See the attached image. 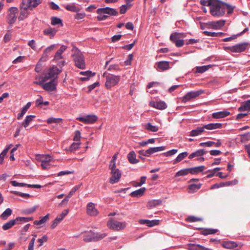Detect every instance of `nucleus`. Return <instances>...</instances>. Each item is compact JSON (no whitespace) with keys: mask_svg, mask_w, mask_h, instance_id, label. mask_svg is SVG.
<instances>
[{"mask_svg":"<svg viewBox=\"0 0 250 250\" xmlns=\"http://www.w3.org/2000/svg\"><path fill=\"white\" fill-rule=\"evenodd\" d=\"M72 51L74 52L72 57L75 65L79 68L84 69L85 67V64L82 52L76 47H73Z\"/></svg>","mask_w":250,"mask_h":250,"instance_id":"nucleus-3","label":"nucleus"},{"mask_svg":"<svg viewBox=\"0 0 250 250\" xmlns=\"http://www.w3.org/2000/svg\"><path fill=\"white\" fill-rule=\"evenodd\" d=\"M111 177L109 179V182L111 184L117 183L121 177V172L119 169L112 170L111 171Z\"/></svg>","mask_w":250,"mask_h":250,"instance_id":"nucleus-11","label":"nucleus"},{"mask_svg":"<svg viewBox=\"0 0 250 250\" xmlns=\"http://www.w3.org/2000/svg\"><path fill=\"white\" fill-rule=\"evenodd\" d=\"M87 213L90 216H96L98 214V211L95 208L94 204L89 203L87 206Z\"/></svg>","mask_w":250,"mask_h":250,"instance_id":"nucleus-15","label":"nucleus"},{"mask_svg":"<svg viewBox=\"0 0 250 250\" xmlns=\"http://www.w3.org/2000/svg\"><path fill=\"white\" fill-rule=\"evenodd\" d=\"M80 143H73L69 147V150L70 151H73L76 150L78 147Z\"/></svg>","mask_w":250,"mask_h":250,"instance_id":"nucleus-62","label":"nucleus"},{"mask_svg":"<svg viewBox=\"0 0 250 250\" xmlns=\"http://www.w3.org/2000/svg\"><path fill=\"white\" fill-rule=\"evenodd\" d=\"M17 223V221L16 219L11 220L3 225L2 228L3 230H6L11 229L14 225Z\"/></svg>","mask_w":250,"mask_h":250,"instance_id":"nucleus-27","label":"nucleus"},{"mask_svg":"<svg viewBox=\"0 0 250 250\" xmlns=\"http://www.w3.org/2000/svg\"><path fill=\"white\" fill-rule=\"evenodd\" d=\"M81 138V132L79 130H77L75 132V136L74 137L73 140L75 141H80Z\"/></svg>","mask_w":250,"mask_h":250,"instance_id":"nucleus-64","label":"nucleus"},{"mask_svg":"<svg viewBox=\"0 0 250 250\" xmlns=\"http://www.w3.org/2000/svg\"><path fill=\"white\" fill-rule=\"evenodd\" d=\"M207 151L203 149L197 150L194 152L192 153L188 157L189 159H192L195 157H199L204 155Z\"/></svg>","mask_w":250,"mask_h":250,"instance_id":"nucleus-29","label":"nucleus"},{"mask_svg":"<svg viewBox=\"0 0 250 250\" xmlns=\"http://www.w3.org/2000/svg\"><path fill=\"white\" fill-rule=\"evenodd\" d=\"M249 43L248 42H244L241 43L237 44L233 46V52L240 53L245 51L248 47Z\"/></svg>","mask_w":250,"mask_h":250,"instance_id":"nucleus-14","label":"nucleus"},{"mask_svg":"<svg viewBox=\"0 0 250 250\" xmlns=\"http://www.w3.org/2000/svg\"><path fill=\"white\" fill-rule=\"evenodd\" d=\"M136 155L134 151H132L129 153L127 155V158L129 162L131 164H136L139 162V161L136 159Z\"/></svg>","mask_w":250,"mask_h":250,"instance_id":"nucleus-28","label":"nucleus"},{"mask_svg":"<svg viewBox=\"0 0 250 250\" xmlns=\"http://www.w3.org/2000/svg\"><path fill=\"white\" fill-rule=\"evenodd\" d=\"M62 122V119L61 118H49L47 120V123L49 124H52L53 123H60Z\"/></svg>","mask_w":250,"mask_h":250,"instance_id":"nucleus-48","label":"nucleus"},{"mask_svg":"<svg viewBox=\"0 0 250 250\" xmlns=\"http://www.w3.org/2000/svg\"><path fill=\"white\" fill-rule=\"evenodd\" d=\"M103 76L105 78V87L107 89H110L111 87L117 85L121 80L120 76L114 75L111 74H107L106 72L104 73Z\"/></svg>","mask_w":250,"mask_h":250,"instance_id":"nucleus-4","label":"nucleus"},{"mask_svg":"<svg viewBox=\"0 0 250 250\" xmlns=\"http://www.w3.org/2000/svg\"><path fill=\"white\" fill-rule=\"evenodd\" d=\"M224 6L225 7V8H226L227 9V10H228L227 13L229 15L232 14L233 12L234 8H235V6L230 5V4H229L227 3H225V2H224Z\"/></svg>","mask_w":250,"mask_h":250,"instance_id":"nucleus-49","label":"nucleus"},{"mask_svg":"<svg viewBox=\"0 0 250 250\" xmlns=\"http://www.w3.org/2000/svg\"><path fill=\"white\" fill-rule=\"evenodd\" d=\"M49 219V214H47L45 216L43 217L40 220H36L34 222V224L36 225H41L45 223Z\"/></svg>","mask_w":250,"mask_h":250,"instance_id":"nucleus-43","label":"nucleus"},{"mask_svg":"<svg viewBox=\"0 0 250 250\" xmlns=\"http://www.w3.org/2000/svg\"><path fill=\"white\" fill-rule=\"evenodd\" d=\"M68 209L64 210L60 214L58 215L56 218L57 219V220H59V221L61 222L68 214Z\"/></svg>","mask_w":250,"mask_h":250,"instance_id":"nucleus-50","label":"nucleus"},{"mask_svg":"<svg viewBox=\"0 0 250 250\" xmlns=\"http://www.w3.org/2000/svg\"><path fill=\"white\" fill-rule=\"evenodd\" d=\"M218 231L216 229H205L202 231V234L205 235L208 234H214Z\"/></svg>","mask_w":250,"mask_h":250,"instance_id":"nucleus-51","label":"nucleus"},{"mask_svg":"<svg viewBox=\"0 0 250 250\" xmlns=\"http://www.w3.org/2000/svg\"><path fill=\"white\" fill-rule=\"evenodd\" d=\"M42 2V0H22L20 4V14L18 17L19 21H23L27 18L29 12L28 10H33Z\"/></svg>","mask_w":250,"mask_h":250,"instance_id":"nucleus-1","label":"nucleus"},{"mask_svg":"<svg viewBox=\"0 0 250 250\" xmlns=\"http://www.w3.org/2000/svg\"><path fill=\"white\" fill-rule=\"evenodd\" d=\"M39 159L41 162H50L52 160V157L49 155H42L40 156Z\"/></svg>","mask_w":250,"mask_h":250,"instance_id":"nucleus-38","label":"nucleus"},{"mask_svg":"<svg viewBox=\"0 0 250 250\" xmlns=\"http://www.w3.org/2000/svg\"><path fill=\"white\" fill-rule=\"evenodd\" d=\"M215 0H200V4L203 6H209L211 7Z\"/></svg>","mask_w":250,"mask_h":250,"instance_id":"nucleus-53","label":"nucleus"},{"mask_svg":"<svg viewBox=\"0 0 250 250\" xmlns=\"http://www.w3.org/2000/svg\"><path fill=\"white\" fill-rule=\"evenodd\" d=\"M213 145H214L216 147H219L221 145V142L220 140H218L217 142H212V141H208L207 142L205 143H201L199 144V146H208L209 147Z\"/></svg>","mask_w":250,"mask_h":250,"instance_id":"nucleus-21","label":"nucleus"},{"mask_svg":"<svg viewBox=\"0 0 250 250\" xmlns=\"http://www.w3.org/2000/svg\"><path fill=\"white\" fill-rule=\"evenodd\" d=\"M107 226L110 229L114 230H120L126 227V223L125 222H119L111 220L108 221Z\"/></svg>","mask_w":250,"mask_h":250,"instance_id":"nucleus-6","label":"nucleus"},{"mask_svg":"<svg viewBox=\"0 0 250 250\" xmlns=\"http://www.w3.org/2000/svg\"><path fill=\"white\" fill-rule=\"evenodd\" d=\"M98 14H105L110 16H116L118 14V11L114 8L106 7L105 8H98L97 10Z\"/></svg>","mask_w":250,"mask_h":250,"instance_id":"nucleus-10","label":"nucleus"},{"mask_svg":"<svg viewBox=\"0 0 250 250\" xmlns=\"http://www.w3.org/2000/svg\"><path fill=\"white\" fill-rule=\"evenodd\" d=\"M204 93V90H199L197 91H192L188 92L182 99V102L186 103L191 99L195 98Z\"/></svg>","mask_w":250,"mask_h":250,"instance_id":"nucleus-9","label":"nucleus"},{"mask_svg":"<svg viewBox=\"0 0 250 250\" xmlns=\"http://www.w3.org/2000/svg\"><path fill=\"white\" fill-rule=\"evenodd\" d=\"M113 59L112 58L106 62L105 65L104 66L105 68H107V70L108 71H119L120 70V68L119 67V66L117 64H110L108 67V65L111 60Z\"/></svg>","mask_w":250,"mask_h":250,"instance_id":"nucleus-23","label":"nucleus"},{"mask_svg":"<svg viewBox=\"0 0 250 250\" xmlns=\"http://www.w3.org/2000/svg\"><path fill=\"white\" fill-rule=\"evenodd\" d=\"M11 183L12 186L14 187H18V186H21V187H27L28 184L23 183H19L17 182L16 181H12L11 182Z\"/></svg>","mask_w":250,"mask_h":250,"instance_id":"nucleus-60","label":"nucleus"},{"mask_svg":"<svg viewBox=\"0 0 250 250\" xmlns=\"http://www.w3.org/2000/svg\"><path fill=\"white\" fill-rule=\"evenodd\" d=\"M94 241H99L107 236L106 233H93Z\"/></svg>","mask_w":250,"mask_h":250,"instance_id":"nucleus-40","label":"nucleus"},{"mask_svg":"<svg viewBox=\"0 0 250 250\" xmlns=\"http://www.w3.org/2000/svg\"><path fill=\"white\" fill-rule=\"evenodd\" d=\"M51 24L52 25H56L57 24H61V26H63L62 21L61 19L58 18L56 17H52L51 18Z\"/></svg>","mask_w":250,"mask_h":250,"instance_id":"nucleus-42","label":"nucleus"},{"mask_svg":"<svg viewBox=\"0 0 250 250\" xmlns=\"http://www.w3.org/2000/svg\"><path fill=\"white\" fill-rule=\"evenodd\" d=\"M57 32V30L54 28L49 27L43 30V33L45 35L49 36L50 39L54 37Z\"/></svg>","mask_w":250,"mask_h":250,"instance_id":"nucleus-25","label":"nucleus"},{"mask_svg":"<svg viewBox=\"0 0 250 250\" xmlns=\"http://www.w3.org/2000/svg\"><path fill=\"white\" fill-rule=\"evenodd\" d=\"M226 12L224 2L215 0L210 7V13L214 17L223 16Z\"/></svg>","mask_w":250,"mask_h":250,"instance_id":"nucleus-2","label":"nucleus"},{"mask_svg":"<svg viewBox=\"0 0 250 250\" xmlns=\"http://www.w3.org/2000/svg\"><path fill=\"white\" fill-rule=\"evenodd\" d=\"M145 190H146V188H140L139 189H138V190H136L135 191L132 192L130 193V195L132 197H141L144 194Z\"/></svg>","mask_w":250,"mask_h":250,"instance_id":"nucleus-30","label":"nucleus"},{"mask_svg":"<svg viewBox=\"0 0 250 250\" xmlns=\"http://www.w3.org/2000/svg\"><path fill=\"white\" fill-rule=\"evenodd\" d=\"M77 119L85 124H93L97 120V117L93 115H89L84 117H78Z\"/></svg>","mask_w":250,"mask_h":250,"instance_id":"nucleus-13","label":"nucleus"},{"mask_svg":"<svg viewBox=\"0 0 250 250\" xmlns=\"http://www.w3.org/2000/svg\"><path fill=\"white\" fill-rule=\"evenodd\" d=\"M202 219L201 218L196 217L193 216H188L187 218V221L190 222H194L197 221H201Z\"/></svg>","mask_w":250,"mask_h":250,"instance_id":"nucleus-55","label":"nucleus"},{"mask_svg":"<svg viewBox=\"0 0 250 250\" xmlns=\"http://www.w3.org/2000/svg\"><path fill=\"white\" fill-rule=\"evenodd\" d=\"M62 71V69H59L57 66H53L49 69L47 73L43 78V82L47 81L49 79L55 80L59 74Z\"/></svg>","mask_w":250,"mask_h":250,"instance_id":"nucleus-5","label":"nucleus"},{"mask_svg":"<svg viewBox=\"0 0 250 250\" xmlns=\"http://www.w3.org/2000/svg\"><path fill=\"white\" fill-rule=\"evenodd\" d=\"M231 184L230 182H228L226 183V184H225L224 183H220V184H215L211 186L210 187L211 189H213L214 188H219L220 187L224 186L225 185H230Z\"/></svg>","mask_w":250,"mask_h":250,"instance_id":"nucleus-59","label":"nucleus"},{"mask_svg":"<svg viewBox=\"0 0 250 250\" xmlns=\"http://www.w3.org/2000/svg\"><path fill=\"white\" fill-rule=\"evenodd\" d=\"M158 68L162 71H165L169 68V64L168 62L161 61L158 63Z\"/></svg>","mask_w":250,"mask_h":250,"instance_id":"nucleus-24","label":"nucleus"},{"mask_svg":"<svg viewBox=\"0 0 250 250\" xmlns=\"http://www.w3.org/2000/svg\"><path fill=\"white\" fill-rule=\"evenodd\" d=\"M149 150L148 149L147 150H141L139 151L138 153L139 154V157L144 160L145 158L142 157V156L149 157L150 156Z\"/></svg>","mask_w":250,"mask_h":250,"instance_id":"nucleus-47","label":"nucleus"},{"mask_svg":"<svg viewBox=\"0 0 250 250\" xmlns=\"http://www.w3.org/2000/svg\"><path fill=\"white\" fill-rule=\"evenodd\" d=\"M165 149V146H159L151 147L149 148L150 155L156 152L163 151Z\"/></svg>","mask_w":250,"mask_h":250,"instance_id":"nucleus-44","label":"nucleus"},{"mask_svg":"<svg viewBox=\"0 0 250 250\" xmlns=\"http://www.w3.org/2000/svg\"><path fill=\"white\" fill-rule=\"evenodd\" d=\"M30 106L31 103L30 102L26 104L22 108L21 112L18 114L17 117L18 120H20L23 116Z\"/></svg>","mask_w":250,"mask_h":250,"instance_id":"nucleus-35","label":"nucleus"},{"mask_svg":"<svg viewBox=\"0 0 250 250\" xmlns=\"http://www.w3.org/2000/svg\"><path fill=\"white\" fill-rule=\"evenodd\" d=\"M82 184L77 185L73 188L71 190V191L69 192L68 194L67 195L68 196V197H71L72 195L74 194V193L80 188Z\"/></svg>","mask_w":250,"mask_h":250,"instance_id":"nucleus-56","label":"nucleus"},{"mask_svg":"<svg viewBox=\"0 0 250 250\" xmlns=\"http://www.w3.org/2000/svg\"><path fill=\"white\" fill-rule=\"evenodd\" d=\"M64 8L68 11L78 12L80 10L79 7H77L74 4H68L64 6Z\"/></svg>","mask_w":250,"mask_h":250,"instance_id":"nucleus-34","label":"nucleus"},{"mask_svg":"<svg viewBox=\"0 0 250 250\" xmlns=\"http://www.w3.org/2000/svg\"><path fill=\"white\" fill-rule=\"evenodd\" d=\"M9 147H7L4 149L0 154V164H2L4 159V156L6 155Z\"/></svg>","mask_w":250,"mask_h":250,"instance_id":"nucleus-58","label":"nucleus"},{"mask_svg":"<svg viewBox=\"0 0 250 250\" xmlns=\"http://www.w3.org/2000/svg\"><path fill=\"white\" fill-rule=\"evenodd\" d=\"M189 173V169L188 168H186L184 169H181L178 171L175 174V177H179L180 176H185Z\"/></svg>","mask_w":250,"mask_h":250,"instance_id":"nucleus-46","label":"nucleus"},{"mask_svg":"<svg viewBox=\"0 0 250 250\" xmlns=\"http://www.w3.org/2000/svg\"><path fill=\"white\" fill-rule=\"evenodd\" d=\"M12 213V210L10 208H7L6 210L1 214L0 217L2 220H6L9 216H10Z\"/></svg>","mask_w":250,"mask_h":250,"instance_id":"nucleus-39","label":"nucleus"},{"mask_svg":"<svg viewBox=\"0 0 250 250\" xmlns=\"http://www.w3.org/2000/svg\"><path fill=\"white\" fill-rule=\"evenodd\" d=\"M80 74L84 76V77L81 78L82 81H87L89 77L94 76L95 75V73H92L90 71H82L80 73Z\"/></svg>","mask_w":250,"mask_h":250,"instance_id":"nucleus-26","label":"nucleus"},{"mask_svg":"<svg viewBox=\"0 0 250 250\" xmlns=\"http://www.w3.org/2000/svg\"><path fill=\"white\" fill-rule=\"evenodd\" d=\"M99 15L97 16V18L99 21H104L106 20L108 16L105 15V14H98Z\"/></svg>","mask_w":250,"mask_h":250,"instance_id":"nucleus-63","label":"nucleus"},{"mask_svg":"<svg viewBox=\"0 0 250 250\" xmlns=\"http://www.w3.org/2000/svg\"><path fill=\"white\" fill-rule=\"evenodd\" d=\"M43 82L42 81V82H34V83L42 86V88L46 91H52L56 89V82L55 80H51L50 82L45 83H43Z\"/></svg>","mask_w":250,"mask_h":250,"instance_id":"nucleus-8","label":"nucleus"},{"mask_svg":"<svg viewBox=\"0 0 250 250\" xmlns=\"http://www.w3.org/2000/svg\"><path fill=\"white\" fill-rule=\"evenodd\" d=\"M224 247L228 249H232L236 247L237 246V245L235 242H230L229 243H226V244H224Z\"/></svg>","mask_w":250,"mask_h":250,"instance_id":"nucleus-57","label":"nucleus"},{"mask_svg":"<svg viewBox=\"0 0 250 250\" xmlns=\"http://www.w3.org/2000/svg\"><path fill=\"white\" fill-rule=\"evenodd\" d=\"M222 126V124L220 123H211L208 125H203V127L205 129L208 130H213L217 128H221Z\"/></svg>","mask_w":250,"mask_h":250,"instance_id":"nucleus-22","label":"nucleus"},{"mask_svg":"<svg viewBox=\"0 0 250 250\" xmlns=\"http://www.w3.org/2000/svg\"><path fill=\"white\" fill-rule=\"evenodd\" d=\"M35 117V116L34 115H28L27 116L25 120L23 121V122L22 123V125L26 128L27 127L30 123L33 120V119Z\"/></svg>","mask_w":250,"mask_h":250,"instance_id":"nucleus-37","label":"nucleus"},{"mask_svg":"<svg viewBox=\"0 0 250 250\" xmlns=\"http://www.w3.org/2000/svg\"><path fill=\"white\" fill-rule=\"evenodd\" d=\"M146 128L152 132H156L158 130V127L156 125H153L151 124L148 123L146 125Z\"/></svg>","mask_w":250,"mask_h":250,"instance_id":"nucleus-45","label":"nucleus"},{"mask_svg":"<svg viewBox=\"0 0 250 250\" xmlns=\"http://www.w3.org/2000/svg\"><path fill=\"white\" fill-rule=\"evenodd\" d=\"M185 37V35L184 33H180L177 32H174L172 33L170 36V40L173 43H174L178 40L180 39H183Z\"/></svg>","mask_w":250,"mask_h":250,"instance_id":"nucleus-17","label":"nucleus"},{"mask_svg":"<svg viewBox=\"0 0 250 250\" xmlns=\"http://www.w3.org/2000/svg\"><path fill=\"white\" fill-rule=\"evenodd\" d=\"M204 128L202 127H198L195 129L191 130L190 132V136H197L204 131Z\"/></svg>","mask_w":250,"mask_h":250,"instance_id":"nucleus-32","label":"nucleus"},{"mask_svg":"<svg viewBox=\"0 0 250 250\" xmlns=\"http://www.w3.org/2000/svg\"><path fill=\"white\" fill-rule=\"evenodd\" d=\"M188 247L187 249L189 250H212L199 244H188Z\"/></svg>","mask_w":250,"mask_h":250,"instance_id":"nucleus-19","label":"nucleus"},{"mask_svg":"<svg viewBox=\"0 0 250 250\" xmlns=\"http://www.w3.org/2000/svg\"><path fill=\"white\" fill-rule=\"evenodd\" d=\"M150 105L159 109H164L167 108V105L164 102L160 101L157 102H151Z\"/></svg>","mask_w":250,"mask_h":250,"instance_id":"nucleus-18","label":"nucleus"},{"mask_svg":"<svg viewBox=\"0 0 250 250\" xmlns=\"http://www.w3.org/2000/svg\"><path fill=\"white\" fill-rule=\"evenodd\" d=\"M188 155V153L187 152H182L178 155L177 158L175 159L174 162V164H176L182 160H183L185 158H186Z\"/></svg>","mask_w":250,"mask_h":250,"instance_id":"nucleus-41","label":"nucleus"},{"mask_svg":"<svg viewBox=\"0 0 250 250\" xmlns=\"http://www.w3.org/2000/svg\"><path fill=\"white\" fill-rule=\"evenodd\" d=\"M33 220V217H19L16 218V220L17 222H27Z\"/></svg>","mask_w":250,"mask_h":250,"instance_id":"nucleus-54","label":"nucleus"},{"mask_svg":"<svg viewBox=\"0 0 250 250\" xmlns=\"http://www.w3.org/2000/svg\"><path fill=\"white\" fill-rule=\"evenodd\" d=\"M230 112L227 111H219L212 114V117L215 119H219L226 117L229 115Z\"/></svg>","mask_w":250,"mask_h":250,"instance_id":"nucleus-20","label":"nucleus"},{"mask_svg":"<svg viewBox=\"0 0 250 250\" xmlns=\"http://www.w3.org/2000/svg\"><path fill=\"white\" fill-rule=\"evenodd\" d=\"M66 49V46L64 45H62L56 52L54 56V59L56 60H58L62 59V54L65 50Z\"/></svg>","mask_w":250,"mask_h":250,"instance_id":"nucleus-31","label":"nucleus"},{"mask_svg":"<svg viewBox=\"0 0 250 250\" xmlns=\"http://www.w3.org/2000/svg\"><path fill=\"white\" fill-rule=\"evenodd\" d=\"M202 184H191L188 186V192L194 193L199 190L201 187Z\"/></svg>","mask_w":250,"mask_h":250,"instance_id":"nucleus-33","label":"nucleus"},{"mask_svg":"<svg viewBox=\"0 0 250 250\" xmlns=\"http://www.w3.org/2000/svg\"><path fill=\"white\" fill-rule=\"evenodd\" d=\"M226 21V20H219L217 21H212L208 22L206 23L207 25H208L214 29H220L224 26Z\"/></svg>","mask_w":250,"mask_h":250,"instance_id":"nucleus-12","label":"nucleus"},{"mask_svg":"<svg viewBox=\"0 0 250 250\" xmlns=\"http://www.w3.org/2000/svg\"><path fill=\"white\" fill-rule=\"evenodd\" d=\"M84 241L86 242L94 241V237L93 235V233L91 234L86 235L84 236L83 238Z\"/></svg>","mask_w":250,"mask_h":250,"instance_id":"nucleus-61","label":"nucleus"},{"mask_svg":"<svg viewBox=\"0 0 250 250\" xmlns=\"http://www.w3.org/2000/svg\"><path fill=\"white\" fill-rule=\"evenodd\" d=\"M139 222L141 224H145L148 227H152L154 226L157 225L159 223V220H145L142 219L139 221Z\"/></svg>","mask_w":250,"mask_h":250,"instance_id":"nucleus-16","label":"nucleus"},{"mask_svg":"<svg viewBox=\"0 0 250 250\" xmlns=\"http://www.w3.org/2000/svg\"><path fill=\"white\" fill-rule=\"evenodd\" d=\"M19 10L18 8L12 7L8 9L7 21L9 24H12L15 22L17 20L16 14L18 13Z\"/></svg>","mask_w":250,"mask_h":250,"instance_id":"nucleus-7","label":"nucleus"},{"mask_svg":"<svg viewBox=\"0 0 250 250\" xmlns=\"http://www.w3.org/2000/svg\"><path fill=\"white\" fill-rule=\"evenodd\" d=\"M161 201L159 200H153L149 201L147 204V207L148 208H152L155 207L157 206H158L161 204Z\"/></svg>","mask_w":250,"mask_h":250,"instance_id":"nucleus-36","label":"nucleus"},{"mask_svg":"<svg viewBox=\"0 0 250 250\" xmlns=\"http://www.w3.org/2000/svg\"><path fill=\"white\" fill-rule=\"evenodd\" d=\"M208 67H209L208 65V66L204 65V66H198L196 68L195 72L196 73H204L208 69Z\"/></svg>","mask_w":250,"mask_h":250,"instance_id":"nucleus-52","label":"nucleus"}]
</instances>
